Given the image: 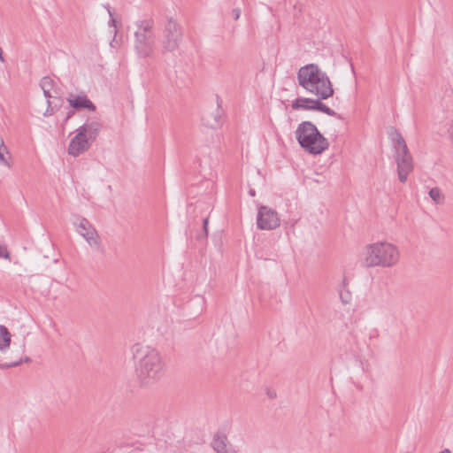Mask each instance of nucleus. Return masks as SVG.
I'll use <instances>...</instances> for the list:
<instances>
[{
	"instance_id": "nucleus-1",
	"label": "nucleus",
	"mask_w": 453,
	"mask_h": 453,
	"mask_svg": "<svg viewBox=\"0 0 453 453\" xmlns=\"http://www.w3.org/2000/svg\"><path fill=\"white\" fill-rule=\"evenodd\" d=\"M131 352L137 380L142 387H151L164 377L166 365L156 348L135 343Z\"/></svg>"
},
{
	"instance_id": "nucleus-2",
	"label": "nucleus",
	"mask_w": 453,
	"mask_h": 453,
	"mask_svg": "<svg viewBox=\"0 0 453 453\" xmlns=\"http://www.w3.org/2000/svg\"><path fill=\"white\" fill-rule=\"evenodd\" d=\"M299 86L320 100L334 95V88L328 75L316 64L302 66L297 72Z\"/></svg>"
},
{
	"instance_id": "nucleus-3",
	"label": "nucleus",
	"mask_w": 453,
	"mask_h": 453,
	"mask_svg": "<svg viewBox=\"0 0 453 453\" xmlns=\"http://www.w3.org/2000/svg\"><path fill=\"white\" fill-rule=\"evenodd\" d=\"M400 260L397 246L388 242H378L367 245L364 250V263L368 267H393Z\"/></svg>"
},
{
	"instance_id": "nucleus-4",
	"label": "nucleus",
	"mask_w": 453,
	"mask_h": 453,
	"mask_svg": "<svg viewBox=\"0 0 453 453\" xmlns=\"http://www.w3.org/2000/svg\"><path fill=\"white\" fill-rule=\"evenodd\" d=\"M296 139L307 152L319 155L327 150L329 142L311 121H303L296 130Z\"/></svg>"
},
{
	"instance_id": "nucleus-5",
	"label": "nucleus",
	"mask_w": 453,
	"mask_h": 453,
	"mask_svg": "<svg viewBox=\"0 0 453 453\" xmlns=\"http://www.w3.org/2000/svg\"><path fill=\"white\" fill-rule=\"evenodd\" d=\"M391 138L394 142V158L396 164L398 180L400 182L405 183L409 174L414 169L413 157L404 139L397 130L393 131Z\"/></svg>"
},
{
	"instance_id": "nucleus-6",
	"label": "nucleus",
	"mask_w": 453,
	"mask_h": 453,
	"mask_svg": "<svg viewBox=\"0 0 453 453\" xmlns=\"http://www.w3.org/2000/svg\"><path fill=\"white\" fill-rule=\"evenodd\" d=\"M134 33V50L139 58H146L153 56L156 45L154 21L142 19L136 22Z\"/></svg>"
},
{
	"instance_id": "nucleus-7",
	"label": "nucleus",
	"mask_w": 453,
	"mask_h": 453,
	"mask_svg": "<svg viewBox=\"0 0 453 453\" xmlns=\"http://www.w3.org/2000/svg\"><path fill=\"white\" fill-rule=\"evenodd\" d=\"M183 31L180 24L172 16H166L162 27L161 47L162 51L173 52L176 50L182 42Z\"/></svg>"
},
{
	"instance_id": "nucleus-8",
	"label": "nucleus",
	"mask_w": 453,
	"mask_h": 453,
	"mask_svg": "<svg viewBox=\"0 0 453 453\" xmlns=\"http://www.w3.org/2000/svg\"><path fill=\"white\" fill-rule=\"evenodd\" d=\"M291 107L293 110H305V111H319L327 114L328 116H337L336 111L326 106L322 100L311 99L308 97H298L292 102Z\"/></svg>"
},
{
	"instance_id": "nucleus-9",
	"label": "nucleus",
	"mask_w": 453,
	"mask_h": 453,
	"mask_svg": "<svg viewBox=\"0 0 453 453\" xmlns=\"http://www.w3.org/2000/svg\"><path fill=\"white\" fill-rule=\"evenodd\" d=\"M257 225L262 230H273L280 226L278 212L267 206H260L257 217Z\"/></svg>"
},
{
	"instance_id": "nucleus-10",
	"label": "nucleus",
	"mask_w": 453,
	"mask_h": 453,
	"mask_svg": "<svg viewBox=\"0 0 453 453\" xmlns=\"http://www.w3.org/2000/svg\"><path fill=\"white\" fill-rule=\"evenodd\" d=\"M77 232L88 242V243L95 249L100 248V237L92 226V224L85 218H79L78 222L74 223Z\"/></svg>"
},
{
	"instance_id": "nucleus-11",
	"label": "nucleus",
	"mask_w": 453,
	"mask_h": 453,
	"mask_svg": "<svg viewBox=\"0 0 453 453\" xmlns=\"http://www.w3.org/2000/svg\"><path fill=\"white\" fill-rule=\"evenodd\" d=\"M75 132L76 134L70 141L68 153L73 157H78L88 150L93 142L79 130L76 129Z\"/></svg>"
},
{
	"instance_id": "nucleus-12",
	"label": "nucleus",
	"mask_w": 453,
	"mask_h": 453,
	"mask_svg": "<svg viewBox=\"0 0 453 453\" xmlns=\"http://www.w3.org/2000/svg\"><path fill=\"white\" fill-rule=\"evenodd\" d=\"M53 84H54L53 80L48 76L43 77L40 82V86L43 91L45 97L47 98V103H48V108H47L46 111L44 112V116L51 115L54 111V107L51 106L52 103L50 100V98L54 97L58 101H59V102L61 101V99L57 98V96L51 93V90L53 89Z\"/></svg>"
},
{
	"instance_id": "nucleus-13",
	"label": "nucleus",
	"mask_w": 453,
	"mask_h": 453,
	"mask_svg": "<svg viewBox=\"0 0 453 453\" xmlns=\"http://www.w3.org/2000/svg\"><path fill=\"white\" fill-rule=\"evenodd\" d=\"M223 111L218 104L213 111H208L203 113L202 121L203 125L211 128H217L222 124Z\"/></svg>"
},
{
	"instance_id": "nucleus-14",
	"label": "nucleus",
	"mask_w": 453,
	"mask_h": 453,
	"mask_svg": "<svg viewBox=\"0 0 453 453\" xmlns=\"http://www.w3.org/2000/svg\"><path fill=\"white\" fill-rule=\"evenodd\" d=\"M102 127L99 121H90L81 126L77 130L83 133L91 142H94Z\"/></svg>"
},
{
	"instance_id": "nucleus-15",
	"label": "nucleus",
	"mask_w": 453,
	"mask_h": 453,
	"mask_svg": "<svg viewBox=\"0 0 453 453\" xmlns=\"http://www.w3.org/2000/svg\"><path fill=\"white\" fill-rule=\"evenodd\" d=\"M67 101L70 107L74 109L87 108L90 111H95V104L85 95L76 96L74 97H68Z\"/></svg>"
},
{
	"instance_id": "nucleus-16",
	"label": "nucleus",
	"mask_w": 453,
	"mask_h": 453,
	"mask_svg": "<svg viewBox=\"0 0 453 453\" xmlns=\"http://www.w3.org/2000/svg\"><path fill=\"white\" fill-rule=\"evenodd\" d=\"M211 445L217 453H234V450L229 445L226 436L224 434H216Z\"/></svg>"
},
{
	"instance_id": "nucleus-17",
	"label": "nucleus",
	"mask_w": 453,
	"mask_h": 453,
	"mask_svg": "<svg viewBox=\"0 0 453 453\" xmlns=\"http://www.w3.org/2000/svg\"><path fill=\"white\" fill-rule=\"evenodd\" d=\"M441 124V131L453 142V109L447 113Z\"/></svg>"
},
{
	"instance_id": "nucleus-18",
	"label": "nucleus",
	"mask_w": 453,
	"mask_h": 453,
	"mask_svg": "<svg viewBox=\"0 0 453 453\" xmlns=\"http://www.w3.org/2000/svg\"><path fill=\"white\" fill-rule=\"evenodd\" d=\"M11 344V334L4 326H0V350L5 351Z\"/></svg>"
},
{
	"instance_id": "nucleus-19",
	"label": "nucleus",
	"mask_w": 453,
	"mask_h": 453,
	"mask_svg": "<svg viewBox=\"0 0 453 453\" xmlns=\"http://www.w3.org/2000/svg\"><path fill=\"white\" fill-rule=\"evenodd\" d=\"M429 196L436 204H441L444 202V195L439 188H433L429 191Z\"/></svg>"
},
{
	"instance_id": "nucleus-20",
	"label": "nucleus",
	"mask_w": 453,
	"mask_h": 453,
	"mask_svg": "<svg viewBox=\"0 0 453 453\" xmlns=\"http://www.w3.org/2000/svg\"><path fill=\"white\" fill-rule=\"evenodd\" d=\"M8 154V149L5 146V150H0V164L6 165L7 167H11V163L5 158L4 154Z\"/></svg>"
},
{
	"instance_id": "nucleus-21",
	"label": "nucleus",
	"mask_w": 453,
	"mask_h": 453,
	"mask_svg": "<svg viewBox=\"0 0 453 453\" xmlns=\"http://www.w3.org/2000/svg\"><path fill=\"white\" fill-rule=\"evenodd\" d=\"M0 257L10 259V253L8 252L6 246L2 243H0Z\"/></svg>"
},
{
	"instance_id": "nucleus-22",
	"label": "nucleus",
	"mask_w": 453,
	"mask_h": 453,
	"mask_svg": "<svg viewBox=\"0 0 453 453\" xmlns=\"http://www.w3.org/2000/svg\"><path fill=\"white\" fill-rule=\"evenodd\" d=\"M106 9H107V12H108V13H109V16H110V18H111V19H110V21H109V26H110V27H116V20H115V19L113 18V13H112V12H111V10L110 6H106Z\"/></svg>"
},
{
	"instance_id": "nucleus-23",
	"label": "nucleus",
	"mask_w": 453,
	"mask_h": 453,
	"mask_svg": "<svg viewBox=\"0 0 453 453\" xmlns=\"http://www.w3.org/2000/svg\"><path fill=\"white\" fill-rule=\"evenodd\" d=\"M232 16L234 19L237 20L241 16V9L240 8H234L232 10Z\"/></svg>"
},
{
	"instance_id": "nucleus-24",
	"label": "nucleus",
	"mask_w": 453,
	"mask_h": 453,
	"mask_svg": "<svg viewBox=\"0 0 453 453\" xmlns=\"http://www.w3.org/2000/svg\"><path fill=\"white\" fill-rule=\"evenodd\" d=\"M20 364V361L19 362H14V363H12V364H5V365H3L2 367L4 368H7V367H12V366H17Z\"/></svg>"
},
{
	"instance_id": "nucleus-25",
	"label": "nucleus",
	"mask_w": 453,
	"mask_h": 453,
	"mask_svg": "<svg viewBox=\"0 0 453 453\" xmlns=\"http://www.w3.org/2000/svg\"><path fill=\"white\" fill-rule=\"evenodd\" d=\"M73 114H74V111L73 110H69L67 114H66V117L65 119V122H66L70 118H72Z\"/></svg>"
},
{
	"instance_id": "nucleus-26",
	"label": "nucleus",
	"mask_w": 453,
	"mask_h": 453,
	"mask_svg": "<svg viewBox=\"0 0 453 453\" xmlns=\"http://www.w3.org/2000/svg\"><path fill=\"white\" fill-rule=\"evenodd\" d=\"M207 226H208V219H203V230L205 232V234H207V233H208Z\"/></svg>"
},
{
	"instance_id": "nucleus-27",
	"label": "nucleus",
	"mask_w": 453,
	"mask_h": 453,
	"mask_svg": "<svg viewBox=\"0 0 453 453\" xmlns=\"http://www.w3.org/2000/svg\"><path fill=\"white\" fill-rule=\"evenodd\" d=\"M0 150H5V145L2 137H0Z\"/></svg>"
},
{
	"instance_id": "nucleus-28",
	"label": "nucleus",
	"mask_w": 453,
	"mask_h": 453,
	"mask_svg": "<svg viewBox=\"0 0 453 453\" xmlns=\"http://www.w3.org/2000/svg\"><path fill=\"white\" fill-rule=\"evenodd\" d=\"M0 61L3 63L4 62V58L3 50L1 48H0Z\"/></svg>"
},
{
	"instance_id": "nucleus-29",
	"label": "nucleus",
	"mask_w": 453,
	"mask_h": 453,
	"mask_svg": "<svg viewBox=\"0 0 453 453\" xmlns=\"http://www.w3.org/2000/svg\"><path fill=\"white\" fill-rule=\"evenodd\" d=\"M268 396H275V392L268 391L267 392Z\"/></svg>"
},
{
	"instance_id": "nucleus-30",
	"label": "nucleus",
	"mask_w": 453,
	"mask_h": 453,
	"mask_svg": "<svg viewBox=\"0 0 453 453\" xmlns=\"http://www.w3.org/2000/svg\"><path fill=\"white\" fill-rule=\"evenodd\" d=\"M439 453H451L449 449H444L443 450L440 451Z\"/></svg>"
},
{
	"instance_id": "nucleus-31",
	"label": "nucleus",
	"mask_w": 453,
	"mask_h": 453,
	"mask_svg": "<svg viewBox=\"0 0 453 453\" xmlns=\"http://www.w3.org/2000/svg\"><path fill=\"white\" fill-rule=\"evenodd\" d=\"M250 195L251 196H255V195H256L255 190H254V189H250Z\"/></svg>"
},
{
	"instance_id": "nucleus-32",
	"label": "nucleus",
	"mask_w": 453,
	"mask_h": 453,
	"mask_svg": "<svg viewBox=\"0 0 453 453\" xmlns=\"http://www.w3.org/2000/svg\"><path fill=\"white\" fill-rule=\"evenodd\" d=\"M342 302H343V303H348V301H347V300H344V299H342Z\"/></svg>"
}]
</instances>
